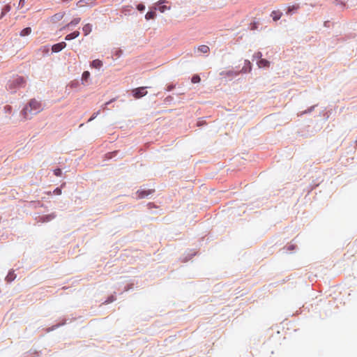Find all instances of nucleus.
Masks as SVG:
<instances>
[{
	"instance_id": "19",
	"label": "nucleus",
	"mask_w": 357,
	"mask_h": 357,
	"mask_svg": "<svg viewBox=\"0 0 357 357\" xmlns=\"http://www.w3.org/2000/svg\"><path fill=\"white\" fill-rule=\"evenodd\" d=\"M271 16L272 17V18L274 21H277L280 19V17L282 16V13L280 11L273 10L271 13Z\"/></svg>"
},
{
	"instance_id": "13",
	"label": "nucleus",
	"mask_w": 357,
	"mask_h": 357,
	"mask_svg": "<svg viewBox=\"0 0 357 357\" xmlns=\"http://www.w3.org/2000/svg\"><path fill=\"white\" fill-rule=\"evenodd\" d=\"M90 66L92 68L99 69L102 66V62L99 59H95L91 62Z\"/></svg>"
},
{
	"instance_id": "38",
	"label": "nucleus",
	"mask_w": 357,
	"mask_h": 357,
	"mask_svg": "<svg viewBox=\"0 0 357 357\" xmlns=\"http://www.w3.org/2000/svg\"><path fill=\"white\" fill-rule=\"evenodd\" d=\"M225 74H226L227 76H231V75H234V74L236 75V73H234V72H233V71H231V70H229V71L226 72V73H225Z\"/></svg>"
},
{
	"instance_id": "24",
	"label": "nucleus",
	"mask_w": 357,
	"mask_h": 357,
	"mask_svg": "<svg viewBox=\"0 0 357 357\" xmlns=\"http://www.w3.org/2000/svg\"><path fill=\"white\" fill-rule=\"evenodd\" d=\"M201 81V78L198 75H194L191 78V82L193 84L199 83Z\"/></svg>"
},
{
	"instance_id": "32",
	"label": "nucleus",
	"mask_w": 357,
	"mask_h": 357,
	"mask_svg": "<svg viewBox=\"0 0 357 357\" xmlns=\"http://www.w3.org/2000/svg\"><path fill=\"white\" fill-rule=\"evenodd\" d=\"M296 248V245H289L288 247L287 248H284L283 249H286L287 251H291V250H294Z\"/></svg>"
},
{
	"instance_id": "25",
	"label": "nucleus",
	"mask_w": 357,
	"mask_h": 357,
	"mask_svg": "<svg viewBox=\"0 0 357 357\" xmlns=\"http://www.w3.org/2000/svg\"><path fill=\"white\" fill-rule=\"evenodd\" d=\"M63 15H64V13H56L52 17L53 20L59 21L63 18Z\"/></svg>"
},
{
	"instance_id": "8",
	"label": "nucleus",
	"mask_w": 357,
	"mask_h": 357,
	"mask_svg": "<svg viewBox=\"0 0 357 357\" xmlns=\"http://www.w3.org/2000/svg\"><path fill=\"white\" fill-rule=\"evenodd\" d=\"M156 10H154V6H153L149 11L146 13L145 15V19L146 20H153L156 17Z\"/></svg>"
},
{
	"instance_id": "14",
	"label": "nucleus",
	"mask_w": 357,
	"mask_h": 357,
	"mask_svg": "<svg viewBox=\"0 0 357 357\" xmlns=\"http://www.w3.org/2000/svg\"><path fill=\"white\" fill-rule=\"evenodd\" d=\"M82 31L84 32V36H88L92 31V24H86L82 27Z\"/></svg>"
},
{
	"instance_id": "10",
	"label": "nucleus",
	"mask_w": 357,
	"mask_h": 357,
	"mask_svg": "<svg viewBox=\"0 0 357 357\" xmlns=\"http://www.w3.org/2000/svg\"><path fill=\"white\" fill-rule=\"evenodd\" d=\"M133 10V8L132 6H125L122 8V13L125 15H132Z\"/></svg>"
},
{
	"instance_id": "22",
	"label": "nucleus",
	"mask_w": 357,
	"mask_h": 357,
	"mask_svg": "<svg viewBox=\"0 0 357 357\" xmlns=\"http://www.w3.org/2000/svg\"><path fill=\"white\" fill-rule=\"evenodd\" d=\"M11 9V6L10 5H6L3 7L1 10V14L0 18L3 17L7 13H8Z\"/></svg>"
},
{
	"instance_id": "1",
	"label": "nucleus",
	"mask_w": 357,
	"mask_h": 357,
	"mask_svg": "<svg viewBox=\"0 0 357 357\" xmlns=\"http://www.w3.org/2000/svg\"><path fill=\"white\" fill-rule=\"evenodd\" d=\"M42 110L41 104L36 99H31L29 104L26 105L22 112L25 119H31L33 115H35Z\"/></svg>"
},
{
	"instance_id": "11",
	"label": "nucleus",
	"mask_w": 357,
	"mask_h": 357,
	"mask_svg": "<svg viewBox=\"0 0 357 357\" xmlns=\"http://www.w3.org/2000/svg\"><path fill=\"white\" fill-rule=\"evenodd\" d=\"M79 36V31H75L66 35L65 37V40H73V39L77 38Z\"/></svg>"
},
{
	"instance_id": "35",
	"label": "nucleus",
	"mask_w": 357,
	"mask_h": 357,
	"mask_svg": "<svg viewBox=\"0 0 357 357\" xmlns=\"http://www.w3.org/2000/svg\"><path fill=\"white\" fill-rule=\"evenodd\" d=\"M195 252H193V253H191V254H189L188 256L185 257V261H188V260H190L193 256L195 255Z\"/></svg>"
},
{
	"instance_id": "3",
	"label": "nucleus",
	"mask_w": 357,
	"mask_h": 357,
	"mask_svg": "<svg viewBox=\"0 0 357 357\" xmlns=\"http://www.w3.org/2000/svg\"><path fill=\"white\" fill-rule=\"evenodd\" d=\"M146 86L138 87L132 91V95L135 98H140L147 94Z\"/></svg>"
},
{
	"instance_id": "26",
	"label": "nucleus",
	"mask_w": 357,
	"mask_h": 357,
	"mask_svg": "<svg viewBox=\"0 0 357 357\" xmlns=\"http://www.w3.org/2000/svg\"><path fill=\"white\" fill-rule=\"evenodd\" d=\"M54 218V215L51 214V215H43L42 217V219H43V222H49L51 220H52Z\"/></svg>"
},
{
	"instance_id": "29",
	"label": "nucleus",
	"mask_w": 357,
	"mask_h": 357,
	"mask_svg": "<svg viewBox=\"0 0 357 357\" xmlns=\"http://www.w3.org/2000/svg\"><path fill=\"white\" fill-rule=\"evenodd\" d=\"M54 174L56 176H61L62 175V170L60 168H56L54 170Z\"/></svg>"
},
{
	"instance_id": "6",
	"label": "nucleus",
	"mask_w": 357,
	"mask_h": 357,
	"mask_svg": "<svg viewBox=\"0 0 357 357\" xmlns=\"http://www.w3.org/2000/svg\"><path fill=\"white\" fill-rule=\"evenodd\" d=\"M66 47V43L65 42H61L56 43L52 45V51L54 53H58L63 50Z\"/></svg>"
},
{
	"instance_id": "12",
	"label": "nucleus",
	"mask_w": 357,
	"mask_h": 357,
	"mask_svg": "<svg viewBox=\"0 0 357 357\" xmlns=\"http://www.w3.org/2000/svg\"><path fill=\"white\" fill-rule=\"evenodd\" d=\"M257 63L259 68H267L270 65V62L265 59H259L257 61Z\"/></svg>"
},
{
	"instance_id": "31",
	"label": "nucleus",
	"mask_w": 357,
	"mask_h": 357,
	"mask_svg": "<svg viewBox=\"0 0 357 357\" xmlns=\"http://www.w3.org/2000/svg\"><path fill=\"white\" fill-rule=\"evenodd\" d=\"M114 300H115L114 296H109V297H108V298L105 301V303H106V304L110 303L113 302Z\"/></svg>"
},
{
	"instance_id": "30",
	"label": "nucleus",
	"mask_w": 357,
	"mask_h": 357,
	"mask_svg": "<svg viewBox=\"0 0 357 357\" xmlns=\"http://www.w3.org/2000/svg\"><path fill=\"white\" fill-rule=\"evenodd\" d=\"M145 8H146V7H145L144 4H143V3H139V4L137 5V9L139 12L144 11Z\"/></svg>"
},
{
	"instance_id": "2",
	"label": "nucleus",
	"mask_w": 357,
	"mask_h": 357,
	"mask_svg": "<svg viewBox=\"0 0 357 357\" xmlns=\"http://www.w3.org/2000/svg\"><path fill=\"white\" fill-rule=\"evenodd\" d=\"M26 79L22 76H13L7 83V89L11 93H15L19 89L24 87Z\"/></svg>"
},
{
	"instance_id": "21",
	"label": "nucleus",
	"mask_w": 357,
	"mask_h": 357,
	"mask_svg": "<svg viewBox=\"0 0 357 357\" xmlns=\"http://www.w3.org/2000/svg\"><path fill=\"white\" fill-rule=\"evenodd\" d=\"M31 27H26L20 31V35L21 36H29L31 33Z\"/></svg>"
},
{
	"instance_id": "27",
	"label": "nucleus",
	"mask_w": 357,
	"mask_h": 357,
	"mask_svg": "<svg viewBox=\"0 0 357 357\" xmlns=\"http://www.w3.org/2000/svg\"><path fill=\"white\" fill-rule=\"evenodd\" d=\"M261 56H262V54H261V52H255V53L253 54V56H252V57H253V59H252V60H253V61H254V60H257V61H259V59H261Z\"/></svg>"
},
{
	"instance_id": "39",
	"label": "nucleus",
	"mask_w": 357,
	"mask_h": 357,
	"mask_svg": "<svg viewBox=\"0 0 357 357\" xmlns=\"http://www.w3.org/2000/svg\"><path fill=\"white\" fill-rule=\"evenodd\" d=\"M174 88V85H169V86H167V90L168 91H172Z\"/></svg>"
},
{
	"instance_id": "15",
	"label": "nucleus",
	"mask_w": 357,
	"mask_h": 357,
	"mask_svg": "<svg viewBox=\"0 0 357 357\" xmlns=\"http://www.w3.org/2000/svg\"><path fill=\"white\" fill-rule=\"evenodd\" d=\"M16 278V275L14 273V271L13 270H10L8 275H6V280L8 282H13L15 279Z\"/></svg>"
},
{
	"instance_id": "42",
	"label": "nucleus",
	"mask_w": 357,
	"mask_h": 357,
	"mask_svg": "<svg viewBox=\"0 0 357 357\" xmlns=\"http://www.w3.org/2000/svg\"><path fill=\"white\" fill-rule=\"evenodd\" d=\"M328 23H329V22H328V21H326V22H324V25H325L326 26H327Z\"/></svg>"
},
{
	"instance_id": "43",
	"label": "nucleus",
	"mask_w": 357,
	"mask_h": 357,
	"mask_svg": "<svg viewBox=\"0 0 357 357\" xmlns=\"http://www.w3.org/2000/svg\"><path fill=\"white\" fill-rule=\"evenodd\" d=\"M242 70H243L245 73H246V72H247V70L245 69V67H244V68H243V69H242Z\"/></svg>"
},
{
	"instance_id": "34",
	"label": "nucleus",
	"mask_w": 357,
	"mask_h": 357,
	"mask_svg": "<svg viewBox=\"0 0 357 357\" xmlns=\"http://www.w3.org/2000/svg\"><path fill=\"white\" fill-rule=\"evenodd\" d=\"M54 193L56 195H60L61 194V189L60 188H56L54 190Z\"/></svg>"
},
{
	"instance_id": "33",
	"label": "nucleus",
	"mask_w": 357,
	"mask_h": 357,
	"mask_svg": "<svg viewBox=\"0 0 357 357\" xmlns=\"http://www.w3.org/2000/svg\"><path fill=\"white\" fill-rule=\"evenodd\" d=\"M100 114V111H98L96 112H94L93 114V115L91 116V117L89 119V121H91L92 120H93L95 118H96V116Z\"/></svg>"
},
{
	"instance_id": "41",
	"label": "nucleus",
	"mask_w": 357,
	"mask_h": 357,
	"mask_svg": "<svg viewBox=\"0 0 357 357\" xmlns=\"http://www.w3.org/2000/svg\"><path fill=\"white\" fill-rule=\"evenodd\" d=\"M172 99V96H167V97L165 98V100H166L167 102H169V101H170Z\"/></svg>"
},
{
	"instance_id": "23",
	"label": "nucleus",
	"mask_w": 357,
	"mask_h": 357,
	"mask_svg": "<svg viewBox=\"0 0 357 357\" xmlns=\"http://www.w3.org/2000/svg\"><path fill=\"white\" fill-rule=\"evenodd\" d=\"M209 47L205 45H202L198 47V50L202 53H207L209 52Z\"/></svg>"
},
{
	"instance_id": "37",
	"label": "nucleus",
	"mask_w": 357,
	"mask_h": 357,
	"mask_svg": "<svg viewBox=\"0 0 357 357\" xmlns=\"http://www.w3.org/2000/svg\"><path fill=\"white\" fill-rule=\"evenodd\" d=\"M25 3V0H20L19 1V7H23Z\"/></svg>"
},
{
	"instance_id": "40",
	"label": "nucleus",
	"mask_w": 357,
	"mask_h": 357,
	"mask_svg": "<svg viewBox=\"0 0 357 357\" xmlns=\"http://www.w3.org/2000/svg\"><path fill=\"white\" fill-rule=\"evenodd\" d=\"M245 63L248 65L249 70H251V63L248 60H245Z\"/></svg>"
},
{
	"instance_id": "16",
	"label": "nucleus",
	"mask_w": 357,
	"mask_h": 357,
	"mask_svg": "<svg viewBox=\"0 0 357 357\" xmlns=\"http://www.w3.org/2000/svg\"><path fill=\"white\" fill-rule=\"evenodd\" d=\"M298 8L299 6L298 4L289 6L287 10V14L293 15Z\"/></svg>"
},
{
	"instance_id": "28",
	"label": "nucleus",
	"mask_w": 357,
	"mask_h": 357,
	"mask_svg": "<svg viewBox=\"0 0 357 357\" xmlns=\"http://www.w3.org/2000/svg\"><path fill=\"white\" fill-rule=\"evenodd\" d=\"M123 54V50L121 49H116L114 53V54L117 57L119 58Z\"/></svg>"
},
{
	"instance_id": "7",
	"label": "nucleus",
	"mask_w": 357,
	"mask_h": 357,
	"mask_svg": "<svg viewBox=\"0 0 357 357\" xmlns=\"http://www.w3.org/2000/svg\"><path fill=\"white\" fill-rule=\"evenodd\" d=\"M96 0H79L77 3V6L82 7L84 6H92L94 4Z\"/></svg>"
},
{
	"instance_id": "18",
	"label": "nucleus",
	"mask_w": 357,
	"mask_h": 357,
	"mask_svg": "<svg viewBox=\"0 0 357 357\" xmlns=\"http://www.w3.org/2000/svg\"><path fill=\"white\" fill-rule=\"evenodd\" d=\"M317 106V105H312V106L310 107L308 109L300 112L298 115L301 116H303L304 114H310V113H311L314 109V108Z\"/></svg>"
},
{
	"instance_id": "4",
	"label": "nucleus",
	"mask_w": 357,
	"mask_h": 357,
	"mask_svg": "<svg viewBox=\"0 0 357 357\" xmlns=\"http://www.w3.org/2000/svg\"><path fill=\"white\" fill-rule=\"evenodd\" d=\"M168 3L167 0H159L154 6V10H158L160 13H165L166 10H170L171 7L165 5L164 3Z\"/></svg>"
},
{
	"instance_id": "5",
	"label": "nucleus",
	"mask_w": 357,
	"mask_h": 357,
	"mask_svg": "<svg viewBox=\"0 0 357 357\" xmlns=\"http://www.w3.org/2000/svg\"><path fill=\"white\" fill-rule=\"evenodd\" d=\"M153 192H154V190L140 189L138 190L136 193L139 199H144L151 195Z\"/></svg>"
},
{
	"instance_id": "17",
	"label": "nucleus",
	"mask_w": 357,
	"mask_h": 357,
	"mask_svg": "<svg viewBox=\"0 0 357 357\" xmlns=\"http://www.w3.org/2000/svg\"><path fill=\"white\" fill-rule=\"evenodd\" d=\"M89 77H90V73L89 71H84L82 73V79H81L82 84H86L88 82Z\"/></svg>"
},
{
	"instance_id": "20",
	"label": "nucleus",
	"mask_w": 357,
	"mask_h": 357,
	"mask_svg": "<svg viewBox=\"0 0 357 357\" xmlns=\"http://www.w3.org/2000/svg\"><path fill=\"white\" fill-rule=\"evenodd\" d=\"M66 321H67V319H63L62 322L52 326L51 328H50L47 330V331H53V330H54V329H56V328H59V327H60L61 326L65 325L66 324Z\"/></svg>"
},
{
	"instance_id": "36",
	"label": "nucleus",
	"mask_w": 357,
	"mask_h": 357,
	"mask_svg": "<svg viewBox=\"0 0 357 357\" xmlns=\"http://www.w3.org/2000/svg\"><path fill=\"white\" fill-rule=\"evenodd\" d=\"M119 153V151H115L109 153V154L111 155L110 158H112L113 157H115Z\"/></svg>"
},
{
	"instance_id": "9",
	"label": "nucleus",
	"mask_w": 357,
	"mask_h": 357,
	"mask_svg": "<svg viewBox=\"0 0 357 357\" xmlns=\"http://www.w3.org/2000/svg\"><path fill=\"white\" fill-rule=\"evenodd\" d=\"M81 20L80 17L74 18L72 21H70L64 28L72 29L73 26H75L77 24L79 23Z\"/></svg>"
}]
</instances>
